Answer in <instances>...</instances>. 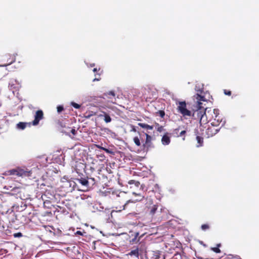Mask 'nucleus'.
<instances>
[{
  "label": "nucleus",
  "mask_w": 259,
  "mask_h": 259,
  "mask_svg": "<svg viewBox=\"0 0 259 259\" xmlns=\"http://www.w3.org/2000/svg\"><path fill=\"white\" fill-rule=\"evenodd\" d=\"M158 205L154 204L151 199H149L146 203V213L151 219V221L155 223L161 221L163 215H162V208L158 210Z\"/></svg>",
  "instance_id": "obj_1"
},
{
  "label": "nucleus",
  "mask_w": 259,
  "mask_h": 259,
  "mask_svg": "<svg viewBox=\"0 0 259 259\" xmlns=\"http://www.w3.org/2000/svg\"><path fill=\"white\" fill-rule=\"evenodd\" d=\"M139 133V137H135L133 141L135 145L138 147H142L143 150L148 151L150 148H153L152 143V137L148 134L143 132Z\"/></svg>",
  "instance_id": "obj_2"
},
{
  "label": "nucleus",
  "mask_w": 259,
  "mask_h": 259,
  "mask_svg": "<svg viewBox=\"0 0 259 259\" xmlns=\"http://www.w3.org/2000/svg\"><path fill=\"white\" fill-rule=\"evenodd\" d=\"M207 115L210 122H211V124L219 125L223 122L222 126L224 125L225 121H223V118L220 115L219 109L208 110L207 111Z\"/></svg>",
  "instance_id": "obj_3"
},
{
  "label": "nucleus",
  "mask_w": 259,
  "mask_h": 259,
  "mask_svg": "<svg viewBox=\"0 0 259 259\" xmlns=\"http://www.w3.org/2000/svg\"><path fill=\"white\" fill-rule=\"evenodd\" d=\"M202 103L198 102V104L196 105L197 109L194 111L192 116L195 119H200L201 115H204L208 110L206 108H204L201 106Z\"/></svg>",
  "instance_id": "obj_4"
},
{
  "label": "nucleus",
  "mask_w": 259,
  "mask_h": 259,
  "mask_svg": "<svg viewBox=\"0 0 259 259\" xmlns=\"http://www.w3.org/2000/svg\"><path fill=\"white\" fill-rule=\"evenodd\" d=\"M7 172L10 175H15L18 177H28L30 176V171L25 170L19 167L9 170Z\"/></svg>",
  "instance_id": "obj_5"
},
{
  "label": "nucleus",
  "mask_w": 259,
  "mask_h": 259,
  "mask_svg": "<svg viewBox=\"0 0 259 259\" xmlns=\"http://www.w3.org/2000/svg\"><path fill=\"white\" fill-rule=\"evenodd\" d=\"M16 55H17V54H5L2 58V61L4 62V64L3 65H0V66H7L15 62Z\"/></svg>",
  "instance_id": "obj_6"
},
{
  "label": "nucleus",
  "mask_w": 259,
  "mask_h": 259,
  "mask_svg": "<svg viewBox=\"0 0 259 259\" xmlns=\"http://www.w3.org/2000/svg\"><path fill=\"white\" fill-rule=\"evenodd\" d=\"M177 109L178 112L182 114L184 117L190 116L191 115V111L189 110L186 108L185 101L179 102Z\"/></svg>",
  "instance_id": "obj_7"
},
{
  "label": "nucleus",
  "mask_w": 259,
  "mask_h": 259,
  "mask_svg": "<svg viewBox=\"0 0 259 259\" xmlns=\"http://www.w3.org/2000/svg\"><path fill=\"white\" fill-rule=\"evenodd\" d=\"M219 125H215L211 124L205 130V136L208 138L215 135L220 131V128L219 127Z\"/></svg>",
  "instance_id": "obj_8"
},
{
  "label": "nucleus",
  "mask_w": 259,
  "mask_h": 259,
  "mask_svg": "<svg viewBox=\"0 0 259 259\" xmlns=\"http://www.w3.org/2000/svg\"><path fill=\"white\" fill-rule=\"evenodd\" d=\"M132 194H133V195H134L136 197H137V198L136 199H131V200H127L126 202V203H125L124 204V205H123V206H122V207H123L122 209H126V206H127V204L129 203H136L137 202L141 201L144 198V196L141 193H137L136 192L133 191L132 192Z\"/></svg>",
  "instance_id": "obj_9"
},
{
  "label": "nucleus",
  "mask_w": 259,
  "mask_h": 259,
  "mask_svg": "<svg viewBox=\"0 0 259 259\" xmlns=\"http://www.w3.org/2000/svg\"><path fill=\"white\" fill-rule=\"evenodd\" d=\"M74 167L75 171L78 175H81L82 176V172L84 171L85 165L83 162L76 161Z\"/></svg>",
  "instance_id": "obj_10"
},
{
  "label": "nucleus",
  "mask_w": 259,
  "mask_h": 259,
  "mask_svg": "<svg viewBox=\"0 0 259 259\" xmlns=\"http://www.w3.org/2000/svg\"><path fill=\"white\" fill-rule=\"evenodd\" d=\"M98 160L97 159H93L90 164H88L89 166V169L92 172L95 171L96 170L99 171L100 174L101 171V167H99Z\"/></svg>",
  "instance_id": "obj_11"
},
{
  "label": "nucleus",
  "mask_w": 259,
  "mask_h": 259,
  "mask_svg": "<svg viewBox=\"0 0 259 259\" xmlns=\"http://www.w3.org/2000/svg\"><path fill=\"white\" fill-rule=\"evenodd\" d=\"M44 118V113L41 110H37L34 116V119L32 121L33 125H36L38 124L39 121Z\"/></svg>",
  "instance_id": "obj_12"
},
{
  "label": "nucleus",
  "mask_w": 259,
  "mask_h": 259,
  "mask_svg": "<svg viewBox=\"0 0 259 259\" xmlns=\"http://www.w3.org/2000/svg\"><path fill=\"white\" fill-rule=\"evenodd\" d=\"M79 178H77L75 179V180L78 183L81 184V185L83 187H85L87 188L89 187V182L88 180V177H82L79 175Z\"/></svg>",
  "instance_id": "obj_13"
},
{
  "label": "nucleus",
  "mask_w": 259,
  "mask_h": 259,
  "mask_svg": "<svg viewBox=\"0 0 259 259\" xmlns=\"http://www.w3.org/2000/svg\"><path fill=\"white\" fill-rule=\"evenodd\" d=\"M147 259H159V254L158 252L154 251H149L146 253Z\"/></svg>",
  "instance_id": "obj_14"
},
{
  "label": "nucleus",
  "mask_w": 259,
  "mask_h": 259,
  "mask_svg": "<svg viewBox=\"0 0 259 259\" xmlns=\"http://www.w3.org/2000/svg\"><path fill=\"white\" fill-rule=\"evenodd\" d=\"M128 184L130 185V188L131 189L134 188L135 187L137 188L140 187V189L141 188L143 189V186L142 185H140V183L139 181L134 180H130L128 182Z\"/></svg>",
  "instance_id": "obj_15"
},
{
  "label": "nucleus",
  "mask_w": 259,
  "mask_h": 259,
  "mask_svg": "<svg viewBox=\"0 0 259 259\" xmlns=\"http://www.w3.org/2000/svg\"><path fill=\"white\" fill-rule=\"evenodd\" d=\"M208 122H210L209 119L207 115V112L204 115H201V118L199 119V123L201 125L202 124H205Z\"/></svg>",
  "instance_id": "obj_16"
},
{
  "label": "nucleus",
  "mask_w": 259,
  "mask_h": 259,
  "mask_svg": "<svg viewBox=\"0 0 259 259\" xmlns=\"http://www.w3.org/2000/svg\"><path fill=\"white\" fill-rule=\"evenodd\" d=\"M170 140L169 137L168 136V133H166L163 136L161 139V142L163 145H167L170 143Z\"/></svg>",
  "instance_id": "obj_17"
},
{
  "label": "nucleus",
  "mask_w": 259,
  "mask_h": 259,
  "mask_svg": "<svg viewBox=\"0 0 259 259\" xmlns=\"http://www.w3.org/2000/svg\"><path fill=\"white\" fill-rule=\"evenodd\" d=\"M103 114H100V115H99V116L100 117L103 116L104 117V120L106 123H108V122H111V118L110 116L107 113H106L105 112H103Z\"/></svg>",
  "instance_id": "obj_18"
},
{
  "label": "nucleus",
  "mask_w": 259,
  "mask_h": 259,
  "mask_svg": "<svg viewBox=\"0 0 259 259\" xmlns=\"http://www.w3.org/2000/svg\"><path fill=\"white\" fill-rule=\"evenodd\" d=\"M47 195L44 194L41 196V198L44 200V205L45 207H49V205L51 204V201L49 200L46 199Z\"/></svg>",
  "instance_id": "obj_19"
},
{
  "label": "nucleus",
  "mask_w": 259,
  "mask_h": 259,
  "mask_svg": "<svg viewBox=\"0 0 259 259\" xmlns=\"http://www.w3.org/2000/svg\"><path fill=\"white\" fill-rule=\"evenodd\" d=\"M138 125L141 127L146 128L147 130H152L153 128V126L152 125H150L144 123H138Z\"/></svg>",
  "instance_id": "obj_20"
},
{
  "label": "nucleus",
  "mask_w": 259,
  "mask_h": 259,
  "mask_svg": "<svg viewBox=\"0 0 259 259\" xmlns=\"http://www.w3.org/2000/svg\"><path fill=\"white\" fill-rule=\"evenodd\" d=\"M194 97L197 100V104H198V102H201L200 101H206V100L205 99V97L204 96H202L198 94H197L195 96H194Z\"/></svg>",
  "instance_id": "obj_21"
},
{
  "label": "nucleus",
  "mask_w": 259,
  "mask_h": 259,
  "mask_svg": "<svg viewBox=\"0 0 259 259\" xmlns=\"http://www.w3.org/2000/svg\"><path fill=\"white\" fill-rule=\"evenodd\" d=\"M128 254L132 256L134 255L137 257L139 256V249L138 248L134 250H132L130 252L128 253Z\"/></svg>",
  "instance_id": "obj_22"
},
{
  "label": "nucleus",
  "mask_w": 259,
  "mask_h": 259,
  "mask_svg": "<svg viewBox=\"0 0 259 259\" xmlns=\"http://www.w3.org/2000/svg\"><path fill=\"white\" fill-rule=\"evenodd\" d=\"M26 126V123L25 122H20L17 124L18 128L24 130Z\"/></svg>",
  "instance_id": "obj_23"
},
{
  "label": "nucleus",
  "mask_w": 259,
  "mask_h": 259,
  "mask_svg": "<svg viewBox=\"0 0 259 259\" xmlns=\"http://www.w3.org/2000/svg\"><path fill=\"white\" fill-rule=\"evenodd\" d=\"M196 140H197V143L198 144L197 146L198 147L201 146L202 145V144L203 142V138H202L200 136H197Z\"/></svg>",
  "instance_id": "obj_24"
},
{
  "label": "nucleus",
  "mask_w": 259,
  "mask_h": 259,
  "mask_svg": "<svg viewBox=\"0 0 259 259\" xmlns=\"http://www.w3.org/2000/svg\"><path fill=\"white\" fill-rule=\"evenodd\" d=\"M221 245V244L220 243L218 244L217 245V247H212V248H211V250H213L215 253H220L221 252V250L219 249V247H220Z\"/></svg>",
  "instance_id": "obj_25"
},
{
  "label": "nucleus",
  "mask_w": 259,
  "mask_h": 259,
  "mask_svg": "<svg viewBox=\"0 0 259 259\" xmlns=\"http://www.w3.org/2000/svg\"><path fill=\"white\" fill-rule=\"evenodd\" d=\"M201 228L202 230L205 231L209 228V226L208 224H203L201 225Z\"/></svg>",
  "instance_id": "obj_26"
},
{
  "label": "nucleus",
  "mask_w": 259,
  "mask_h": 259,
  "mask_svg": "<svg viewBox=\"0 0 259 259\" xmlns=\"http://www.w3.org/2000/svg\"><path fill=\"white\" fill-rule=\"evenodd\" d=\"M71 105L76 109H79L80 107V105L75 102H71Z\"/></svg>",
  "instance_id": "obj_27"
},
{
  "label": "nucleus",
  "mask_w": 259,
  "mask_h": 259,
  "mask_svg": "<svg viewBox=\"0 0 259 259\" xmlns=\"http://www.w3.org/2000/svg\"><path fill=\"white\" fill-rule=\"evenodd\" d=\"M164 130L163 126L158 124V127H157V131L159 132H161Z\"/></svg>",
  "instance_id": "obj_28"
},
{
  "label": "nucleus",
  "mask_w": 259,
  "mask_h": 259,
  "mask_svg": "<svg viewBox=\"0 0 259 259\" xmlns=\"http://www.w3.org/2000/svg\"><path fill=\"white\" fill-rule=\"evenodd\" d=\"M105 95H109L112 96V97H114L115 96V94L113 91H110L108 93L105 94Z\"/></svg>",
  "instance_id": "obj_29"
},
{
  "label": "nucleus",
  "mask_w": 259,
  "mask_h": 259,
  "mask_svg": "<svg viewBox=\"0 0 259 259\" xmlns=\"http://www.w3.org/2000/svg\"><path fill=\"white\" fill-rule=\"evenodd\" d=\"M224 93L226 95L228 96H231L232 94L231 91L227 90H224Z\"/></svg>",
  "instance_id": "obj_30"
},
{
  "label": "nucleus",
  "mask_w": 259,
  "mask_h": 259,
  "mask_svg": "<svg viewBox=\"0 0 259 259\" xmlns=\"http://www.w3.org/2000/svg\"><path fill=\"white\" fill-rule=\"evenodd\" d=\"M57 108V111L59 113L62 112L64 110V108L62 106H58Z\"/></svg>",
  "instance_id": "obj_31"
},
{
  "label": "nucleus",
  "mask_w": 259,
  "mask_h": 259,
  "mask_svg": "<svg viewBox=\"0 0 259 259\" xmlns=\"http://www.w3.org/2000/svg\"><path fill=\"white\" fill-rule=\"evenodd\" d=\"M13 236L14 237H20L22 236V234L21 233L19 232V233H15L13 235Z\"/></svg>",
  "instance_id": "obj_32"
},
{
  "label": "nucleus",
  "mask_w": 259,
  "mask_h": 259,
  "mask_svg": "<svg viewBox=\"0 0 259 259\" xmlns=\"http://www.w3.org/2000/svg\"><path fill=\"white\" fill-rule=\"evenodd\" d=\"M158 113L160 115V116L161 117H163L165 115V112L163 110H159L158 111Z\"/></svg>",
  "instance_id": "obj_33"
},
{
  "label": "nucleus",
  "mask_w": 259,
  "mask_h": 259,
  "mask_svg": "<svg viewBox=\"0 0 259 259\" xmlns=\"http://www.w3.org/2000/svg\"><path fill=\"white\" fill-rule=\"evenodd\" d=\"M101 149L102 150H103L104 151H105L107 153H113L111 151H110V150H109L107 148L102 147Z\"/></svg>",
  "instance_id": "obj_34"
},
{
  "label": "nucleus",
  "mask_w": 259,
  "mask_h": 259,
  "mask_svg": "<svg viewBox=\"0 0 259 259\" xmlns=\"http://www.w3.org/2000/svg\"><path fill=\"white\" fill-rule=\"evenodd\" d=\"M131 130L130 131L131 132H137V130L136 128V127L134 125L131 124Z\"/></svg>",
  "instance_id": "obj_35"
},
{
  "label": "nucleus",
  "mask_w": 259,
  "mask_h": 259,
  "mask_svg": "<svg viewBox=\"0 0 259 259\" xmlns=\"http://www.w3.org/2000/svg\"><path fill=\"white\" fill-rule=\"evenodd\" d=\"M70 132H71V134L74 136L77 133L76 131L75 130V129L74 128H72Z\"/></svg>",
  "instance_id": "obj_36"
},
{
  "label": "nucleus",
  "mask_w": 259,
  "mask_h": 259,
  "mask_svg": "<svg viewBox=\"0 0 259 259\" xmlns=\"http://www.w3.org/2000/svg\"><path fill=\"white\" fill-rule=\"evenodd\" d=\"M186 131H184V130L182 131V132H181L179 136H183V135H184L186 134Z\"/></svg>",
  "instance_id": "obj_37"
},
{
  "label": "nucleus",
  "mask_w": 259,
  "mask_h": 259,
  "mask_svg": "<svg viewBox=\"0 0 259 259\" xmlns=\"http://www.w3.org/2000/svg\"><path fill=\"white\" fill-rule=\"evenodd\" d=\"M195 259H210V258H204L202 257L196 256V258H195Z\"/></svg>",
  "instance_id": "obj_38"
},
{
  "label": "nucleus",
  "mask_w": 259,
  "mask_h": 259,
  "mask_svg": "<svg viewBox=\"0 0 259 259\" xmlns=\"http://www.w3.org/2000/svg\"><path fill=\"white\" fill-rule=\"evenodd\" d=\"M200 243H201L202 245H203L204 246H205H205H206L205 244H204V243H203V242L202 241H200Z\"/></svg>",
  "instance_id": "obj_39"
},
{
  "label": "nucleus",
  "mask_w": 259,
  "mask_h": 259,
  "mask_svg": "<svg viewBox=\"0 0 259 259\" xmlns=\"http://www.w3.org/2000/svg\"><path fill=\"white\" fill-rule=\"evenodd\" d=\"M97 71V69L96 68H95L94 69H93V71L94 72H96Z\"/></svg>",
  "instance_id": "obj_40"
},
{
  "label": "nucleus",
  "mask_w": 259,
  "mask_h": 259,
  "mask_svg": "<svg viewBox=\"0 0 259 259\" xmlns=\"http://www.w3.org/2000/svg\"><path fill=\"white\" fill-rule=\"evenodd\" d=\"M91 115H89L86 116L87 118H90L91 117Z\"/></svg>",
  "instance_id": "obj_41"
},
{
  "label": "nucleus",
  "mask_w": 259,
  "mask_h": 259,
  "mask_svg": "<svg viewBox=\"0 0 259 259\" xmlns=\"http://www.w3.org/2000/svg\"><path fill=\"white\" fill-rule=\"evenodd\" d=\"M77 234H81V232H80V231H77Z\"/></svg>",
  "instance_id": "obj_42"
},
{
  "label": "nucleus",
  "mask_w": 259,
  "mask_h": 259,
  "mask_svg": "<svg viewBox=\"0 0 259 259\" xmlns=\"http://www.w3.org/2000/svg\"><path fill=\"white\" fill-rule=\"evenodd\" d=\"M90 179H91V180H92L93 182H94V181H95V179H94V178H90Z\"/></svg>",
  "instance_id": "obj_43"
},
{
  "label": "nucleus",
  "mask_w": 259,
  "mask_h": 259,
  "mask_svg": "<svg viewBox=\"0 0 259 259\" xmlns=\"http://www.w3.org/2000/svg\"><path fill=\"white\" fill-rule=\"evenodd\" d=\"M122 206H123V205H122L121 207H119L120 208H121V210H123V209H122V208H123V207H122ZM119 211H121V209H119Z\"/></svg>",
  "instance_id": "obj_44"
},
{
  "label": "nucleus",
  "mask_w": 259,
  "mask_h": 259,
  "mask_svg": "<svg viewBox=\"0 0 259 259\" xmlns=\"http://www.w3.org/2000/svg\"><path fill=\"white\" fill-rule=\"evenodd\" d=\"M155 124H156V126H157V127H158V124H159V123H155Z\"/></svg>",
  "instance_id": "obj_45"
},
{
  "label": "nucleus",
  "mask_w": 259,
  "mask_h": 259,
  "mask_svg": "<svg viewBox=\"0 0 259 259\" xmlns=\"http://www.w3.org/2000/svg\"><path fill=\"white\" fill-rule=\"evenodd\" d=\"M99 80V79H96V78L94 79V81H95V80Z\"/></svg>",
  "instance_id": "obj_46"
},
{
  "label": "nucleus",
  "mask_w": 259,
  "mask_h": 259,
  "mask_svg": "<svg viewBox=\"0 0 259 259\" xmlns=\"http://www.w3.org/2000/svg\"><path fill=\"white\" fill-rule=\"evenodd\" d=\"M178 130H179L178 129H176L175 131H178Z\"/></svg>",
  "instance_id": "obj_47"
}]
</instances>
